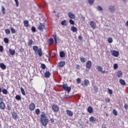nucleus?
Masks as SVG:
<instances>
[{"label": "nucleus", "instance_id": "obj_1", "mask_svg": "<svg viewBox=\"0 0 128 128\" xmlns=\"http://www.w3.org/2000/svg\"><path fill=\"white\" fill-rule=\"evenodd\" d=\"M40 122L44 126H46V124H48V117L46 116L44 112H42L40 115Z\"/></svg>", "mask_w": 128, "mask_h": 128}, {"label": "nucleus", "instance_id": "obj_2", "mask_svg": "<svg viewBox=\"0 0 128 128\" xmlns=\"http://www.w3.org/2000/svg\"><path fill=\"white\" fill-rule=\"evenodd\" d=\"M32 50L34 52L38 54L40 57L42 56V48H39L38 46H32Z\"/></svg>", "mask_w": 128, "mask_h": 128}, {"label": "nucleus", "instance_id": "obj_3", "mask_svg": "<svg viewBox=\"0 0 128 128\" xmlns=\"http://www.w3.org/2000/svg\"><path fill=\"white\" fill-rule=\"evenodd\" d=\"M62 88L64 90L68 92H70L71 90L70 87L68 86V84H63Z\"/></svg>", "mask_w": 128, "mask_h": 128}, {"label": "nucleus", "instance_id": "obj_4", "mask_svg": "<svg viewBox=\"0 0 128 128\" xmlns=\"http://www.w3.org/2000/svg\"><path fill=\"white\" fill-rule=\"evenodd\" d=\"M111 54L113 56H115L116 58H118V56L120 53L118 52L116 50H110Z\"/></svg>", "mask_w": 128, "mask_h": 128}, {"label": "nucleus", "instance_id": "obj_5", "mask_svg": "<svg viewBox=\"0 0 128 128\" xmlns=\"http://www.w3.org/2000/svg\"><path fill=\"white\" fill-rule=\"evenodd\" d=\"M92 61L90 60H88L86 63V68H88V70H90V68H92Z\"/></svg>", "mask_w": 128, "mask_h": 128}, {"label": "nucleus", "instance_id": "obj_6", "mask_svg": "<svg viewBox=\"0 0 128 128\" xmlns=\"http://www.w3.org/2000/svg\"><path fill=\"white\" fill-rule=\"evenodd\" d=\"M108 10L110 12H116V7L114 6H110L108 7Z\"/></svg>", "mask_w": 128, "mask_h": 128}, {"label": "nucleus", "instance_id": "obj_7", "mask_svg": "<svg viewBox=\"0 0 128 128\" xmlns=\"http://www.w3.org/2000/svg\"><path fill=\"white\" fill-rule=\"evenodd\" d=\"M29 108H30V110L31 111L34 110V109L36 108V105L34 104L32 102L30 104Z\"/></svg>", "mask_w": 128, "mask_h": 128}, {"label": "nucleus", "instance_id": "obj_8", "mask_svg": "<svg viewBox=\"0 0 128 128\" xmlns=\"http://www.w3.org/2000/svg\"><path fill=\"white\" fill-rule=\"evenodd\" d=\"M90 26L93 30H95L96 26V23H94V21H91L90 22Z\"/></svg>", "mask_w": 128, "mask_h": 128}, {"label": "nucleus", "instance_id": "obj_9", "mask_svg": "<svg viewBox=\"0 0 128 128\" xmlns=\"http://www.w3.org/2000/svg\"><path fill=\"white\" fill-rule=\"evenodd\" d=\"M44 24L40 23L38 26V30H44Z\"/></svg>", "mask_w": 128, "mask_h": 128}, {"label": "nucleus", "instance_id": "obj_10", "mask_svg": "<svg viewBox=\"0 0 128 128\" xmlns=\"http://www.w3.org/2000/svg\"><path fill=\"white\" fill-rule=\"evenodd\" d=\"M52 108L54 112H58V106L56 105H53L52 106Z\"/></svg>", "mask_w": 128, "mask_h": 128}, {"label": "nucleus", "instance_id": "obj_11", "mask_svg": "<svg viewBox=\"0 0 128 128\" xmlns=\"http://www.w3.org/2000/svg\"><path fill=\"white\" fill-rule=\"evenodd\" d=\"M0 108L1 110H4L6 108V104H4V102H0Z\"/></svg>", "mask_w": 128, "mask_h": 128}, {"label": "nucleus", "instance_id": "obj_12", "mask_svg": "<svg viewBox=\"0 0 128 128\" xmlns=\"http://www.w3.org/2000/svg\"><path fill=\"white\" fill-rule=\"evenodd\" d=\"M68 16H69V18H72V19H74L76 18V16H74V13L72 12H69L68 13Z\"/></svg>", "mask_w": 128, "mask_h": 128}, {"label": "nucleus", "instance_id": "obj_13", "mask_svg": "<svg viewBox=\"0 0 128 128\" xmlns=\"http://www.w3.org/2000/svg\"><path fill=\"white\" fill-rule=\"evenodd\" d=\"M64 64H66V62L64 61H61L58 63L59 68H62V66H64Z\"/></svg>", "mask_w": 128, "mask_h": 128}, {"label": "nucleus", "instance_id": "obj_14", "mask_svg": "<svg viewBox=\"0 0 128 128\" xmlns=\"http://www.w3.org/2000/svg\"><path fill=\"white\" fill-rule=\"evenodd\" d=\"M66 112L69 116H74V113L70 110H66Z\"/></svg>", "mask_w": 128, "mask_h": 128}, {"label": "nucleus", "instance_id": "obj_15", "mask_svg": "<svg viewBox=\"0 0 128 128\" xmlns=\"http://www.w3.org/2000/svg\"><path fill=\"white\" fill-rule=\"evenodd\" d=\"M84 85L85 86H88L90 84V81L88 80H84Z\"/></svg>", "mask_w": 128, "mask_h": 128}, {"label": "nucleus", "instance_id": "obj_16", "mask_svg": "<svg viewBox=\"0 0 128 128\" xmlns=\"http://www.w3.org/2000/svg\"><path fill=\"white\" fill-rule=\"evenodd\" d=\"M71 30L72 32H78V28L74 27V26H72L71 27Z\"/></svg>", "mask_w": 128, "mask_h": 128}, {"label": "nucleus", "instance_id": "obj_17", "mask_svg": "<svg viewBox=\"0 0 128 128\" xmlns=\"http://www.w3.org/2000/svg\"><path fill=\"white\" fill-rule=\"evenodd\" d=\"M12 116L13 118H14V120H16L18 118V114H16V112H14L12 114Z\"/></svg>", "mask_w": 128, "mask_h": 128}, {"label": "nucleus", "instance_id": "obj_18", "mask_svg": "<svg viewBox=\"0 0 128 128\" xmlns=\"http://www.w3.org/2000/svg\"><path fill=\"white\" fill-rule=\"evenodd\" d=\"M60 58H64L66 56V53L63 51L60 52Z\"/></svg>", "mask_w": 128, "mask_h": 128}, {"label": "nucleus", "instance_id": "obj_19", "mask_svg": "<svg viewBox=\"0 0 128 128\" xmlns=\"http://www.w3.org/2000/svg\"><path fill=\"white\" fill-rule=\"evenodd\" d=\"M89 120L90 122H96V118H94V116H92L90 118H89Z\"/></svg>", "mask_w": 128, "mask_h": 128}, {"label": "nucleus", "instance_id": "obj_20", "mask_svg": "<svg viewBox=\"0 0 128 128\" xmlns=\"http://www.w3.org/2000/svg\"><path fill=\"white\" fill-rule=\"evenodd\" d=\"M120 84L122 86H126V81L122 79H120Z\"/></svg>", "mask_w": 128, "mask_h": 128}, {"label": "nucleus", "instance_id": "obj_21", "mask_svg": "<svg viewBox=\"0 0 128 128\" xmlns=\"http://www.w3.org/2000/svg\"><path fill=\"white\" fill-rule=\"evenodd\" d=\"M50 72L49 71H46L44 74V76L45 78H50Z\"/></svg>", "mask_w": 128, "mask_h": 128}, {"label": "nucleus", "instance_id": "obj_22", "mask_svg": "<svg viewBox=\"0 0 128 128\" xmlns=\"http://www.w3.org/2000/svg\"><path fill=\"white\" fill-rule=\"evenodd\" d=\"M0 68H2V70H6V66L4 63H1L0 64Z\"/></svg>", "mask_w": 128, "mask_h": 128}, {"label": "nucleus", "instance_id": "obj_23", "mask_svg": "<svg viewBox=\"0 0 128 128\" xmlns=\"http://www.w3.org/2000/svg\"><path fill=\"white\" fill-rule=\"evenodd\" d=\"M24 26L26 28H28V20H24Z\"/></svg>", "mask_w": 128, "mask_h": 128}, {"label": "nucleus", "instance_id": "obj_24", "mask_svg": "<svg viewBox=\"0 0 128 128\" xmlns=\"http://www.w3.org/2000/svg\"><path fill=\"white\" fill-rule=\"evenodd\" d=\"M122 76V71L119 70L117 72V76L118 78H120Z\"/></svg>", "mask_w": 128, "mask_h": 128}, {"label": "nucleus", "instance_id": "obj_25", "mask_svg": "<svg viewBox=\"0 0 128 128\" xmlns=\"http://www.w3.org/2000/svg\"><path fill=\"white\" fill-rule=\"evenodd\" d=\"M92 106H89L88 108V112H89V114H92Z\"/></svg>", "mask_w": 128, "mask_h": 128}, {"label": "nucleus", "instance_id": "obj_26", "mask_svg": "<svg viewBox=\"0 0 128 128\" xmlns=\"http://www.w3.org/2000/svg\"><path fill=\"white\" fill-rule=\"evenodd\" d=\"M9 53L11 54V56H14V54H16V51L14 50H12V49H10Z\"/></svg>", "mask_w": 128, "mask_h": 128}, {"label": "nucleus", "instance_id": "obj_27", "mask_svg": "<svg viewBox=\"0 0 128 128\" xmlns=\"http://www.w3.org/2000/svg\"><path fill=\"white\" fill-rule=\"evenodd\" d=\"M2 94H8V90L6 88L2 89Z\"/></svg>", "mask_w": 128, "mask_h": 128}, {"label": "nucleus", "instance_id": "obj_28", "mask_svg": "<svg viewBox=\"0 0 128 128\" xmlns=\"http://www.w3.org/2000/svg\"><path fill=\"white\" fill-rule=\"evenodd\" d=\"M48 42H49V44L50 46L52 44H54V39L52 38H50L48 40Z\"/></svg>", "mask_w": 128, "mask_h": 128}, {"label": "nucleus", "instance_id": "obj_29", "mask_svg": "<svg viewBox=\"0 0 128 128\" xmlns=\"http://www.w3.org/2000/svg\"><path fill=\"white\" fill-rule=\"evenodd\" d=\"M98 12H102V6H98L96 8Z\"/></svg>", "mask_w": 128, "mask_h": 128}, {"label": "nucleus", "instance_id": "obj_30", "mask_svg": "<svg viewBox=\"0 0 128 128\" xmlns=\"http://www.w3.org/2000/svg\"><path fill=\"white\" fill-rule=\"evenodd\" d=\"M80 61L81 62H86V58H84V57H80Z\"/></svg>", "mask_w": 128, "mask_h": 128}, {"label": "nucleus", "instance_id": "obj_31", "mask_svg": "<svg viewBox=\"0 0 128 128\" xmlns=\"http://www.w3.org/2000/svg\"><path fill=\"white\" fill-rule=\"evenodd\" d=\"M96 70H98V72H102V68L101 66H97Z\"/></svg>", "mask_w": 128, "mask_h": 128}, {"label": "nucleus", "instance_id": "obj_32", "mask_svg": "<svg viewBox=\"0 0 128 128\" xmlns=\"http://www.w3.org/2000/svg\"><path fill=\"white\" fill-rule=\"evenodd\" d=\"M15 98L16 100H22V97H20V95H16Z\"/></svg>", "mask_w": 128, "mask_h": 128}, {"label": "nucleus", "instance_id": "obj_33", "mask_svg": "<svg viewBox=\"0 0 128 128\" xmlns=\"http://www.w3.org/2000/svg\"><path fill=\"white\" fill-rule=\"evenodd\" d=\"M20 92L22 94H23V96H26V92H24V88H22V87L20 88Z\"/></svg>", "mask_w": 128, "mask_h": 128}, {"label": "nucleus", "instance_id": "obj_34", "mask_svg": "<svg viewBox=\"0 0 128 128\" xmlns=\"http://www.w3.org/2000/svg\"><path fill=\"white\" fill-rule=\"evenodd\" d=\"M33 42H32V40H30L28 42V46H32Z\"/></svg>", "mask_w": 128, "mask_h": 128}, {"label": "nucleus", "instance_id": "obj_35", "mask_svg": "<svg viewBox=\"0 0 128 128\" xmlns=\"http://www.w3.org/2000/svg\"><path fill=\"white\" fill-rule=\"evenodd\" d=\"M2 14H6V8H4V6H2Z\"/></svg>", "mask_w": 128, "mask_h": 128}, {"label": "nucleus", "instance_id": "obj_36", "mask_svg": "<svg viewBox=\"0 0 128 128\" xmlns=\"http://www.w3.org/2000/svg\"><path fill=\"white\" fill-rule=\"evenodd\" d=\"M10 30H11L12 34H16V30H14V28L10 27Z\"/></svg>", "mask_w": 128, "mask_h": 128}, {"label": "nucleus", "instance_id": "obj_37", "mask_svg": "<svg viewBox=\"0 0 128 128\" xmlns=\"http://www.w3.org/2000/svg\"><path fill=\"white\" fill-rule=\"evenodd\" d=\"M108 42H109V44H112V38H108Z\"/></svg>", "mask_w": 128, "mask_h": 128}, {"label": "nucleus", "instance_id": "obj_38", "mask_svg": "<svg viewBox=\"0 0 128 128\" xmlns=\"http://www.w3.org/2000/svg\"><path fill=\"white\" fill-rule=\"evenodd\" d=\"M5 32L6 34H10V30L7 28L5 30Z\"/></svg>", "mask_w": 128, "mask_h": 128}, {"label": "nucleus", "instance_id": "obj_39", "mask_svg": "<svg viewBox=\"0 0 128 128\" xmlns=\"http://www.w3.org/2000/svg\"><path fill=\"white\" fill-rule=\"evenodd\" d=\"M88 2L90 4H92L94 2V0H88Z\"/></svg>", "mask_w": 128, "mask_h": 128}, {"label": "nucleus", "instance_id": "obj_40", "mask_svg": "<svg viewBox=\"0 0 128 128\" xmlns=\"http://www.w3.org/2000/svg\"><path fill=\"white\" fill-rule=\"evenodd\" d=\"M35 112L36 114H40V109L38 108L35 110Z\"/></svg>", "mask_w": 128, "mask_h": 128}, {"label": "nucleus", "instance_id": "obj_41", "mask_svg": "<svg viewBox=\"0 0 128 128\" xmlns=\"http://www.w3.org/2000/svg\"><path fill=\"white\" fill-rule=\"evenodd\" d=\"M31 30L32 32H36V28L34 26H32Z\"/></svg>", "mask_w": 128, "mask_h": 128}, {"label": "nucleus", "instance_id": "obj_42", "mask_svg": "<svg viewBox=\"0 0 128 128\" xmlns=\"http://www.w3.org/2000/svg\"><path fill=\"white\" fill-rule=\"evenodd\" d=\"M4 42H5V44H8V38H4Z\"/></svg>", "mask_w": 128, "mask_h": 128}, {"label": "nucleus", "instance_id": "obj_43", "mask_svg": "<svg viewBox=\"0 0 128 128\" xmlns=\"http://www.w3.org/2000/svg\"><path fill=\"white\" fill-rule=\"evenodd\" d=\"M113 114L114 116H118V111H116L115 109L113 110Z\"/></svg>", "mask_w": 128, "mask_h": 128}, {"label": "nucleus", "instance_id": "obj_44", "mask_svg": "<svg viewBox=\"0 0 128 128\" xmlns=\"http://www.w3.org/2000/svg\"><path fill=\"white\" fill-rule=\"evenodd\" d=\"M16 2V6L18 8L19 6L18 0H14Z\"/></svg>", "mask_w": 128, "mask_h": 128}, {"label": "nucleus", "instance_id": "obj_45", "mask_svg": "<svg viewBox=\"0 0 128 128\" xmlns=\"http://www.w3.org/2000/svg\"><path fill=\"white\" fill-rule=\"evenodd\" d=\"M118 68V64H115L114 65V70H116V68Z\"/></svg>", "mask_w": 128, "mask_h": 128}, {"label": "nucleus", "instance_id": "obj_46", "mask_svg": "<svg viewBox=\"0 0 128 128\" xmlns=\"http://www.w3.org/2000/svg\"><path fill=\"white\" fill-rule=\"evenodd\" d=\"M108 92L110 94H112V90L110 88H108Z\"/></svg>", "mask_w": 128, "mask_h": 128}, {"label": "nucleus", "instance_id": "obj_47", "mask_svg": "<svg viewBox=\"0 0 128 128\" xmlns=\"http://www.w3.org/2000/svg\"><path fill=\"white\" fill-rule=\"evenodd\" d=\"M69 22L70 24H74V22L72 20L70 19V20H69Z\"/></svg>", "mask_w": 128, "mask_h": 128}, {"label": "nucleus", "instance_id": "obj_48", "mask_svg": "<svg viewBox=\"0 0 128 128\" xmlns=\"http://www.w3.org/2000/svg\"><path fill=\"white\" fill-rule=\"evenodd\" d=\"M41 66H42V70H46V65H44V64H42Z\"/></svg>", "mask_w": 128, "mask_h": 128}, {"label": "nucleus", "instance_id": "obj_49", "mask_svg": "<svg viewBox=\"0 0 128 128\" xmlns=\"http://www.w3.org/2000/svg\"><path fill=\"white\" fill-rule=\"evenodd\" d=\"M66 20H63V21H62V22H61V24L62 25V26H66Z\"/></svg>", "mask_w": 128, "mask_h": 128}, {"label": "nucleus", "instance_id": "obj_50", "mask_svg": "<svg viewBox=\"0 0 128 128\" xmlns=\"http://www.w3.org/2000/svg\"><path fill=\"white\" fill-rule=\"evenodd\" d=\"M0 52H4V47L2 46H0Z\"/></svg>", "mask_w": 128, "mask_h": 128}, {"label": "nucleus", "instance_id": "obj_51", "mask_svg": "<svg viewBox=\"0 0 128 128\" xmlns=\"http://www.w3.org/2000/svg\"><path fill=\"white\" fill-rule=\"evenodd\" d=\"M105 102H110V98H106L105 99Z\"/></svg>", "mask_w": 128, "mask_h": 128}, {"label": "nucleus", "instance_id": "obj_52", "mask_svg": "<svg viewBox=\"0 0 128 128\" xmlns=\"http://www.w3.org/2000/svg\"><path fill=\"white\" fill-rule=\"evenodd\" d=\"M76 82H77V84H80V82H81L80 78H78L76 79Z\"/></svg>", "mask_w": 128, "mask_h": 128}, {"label": "nucleus", "instance_id": "obj_53", "mask_svg": "<svg viewBox=\"0 0 128 128\" xmlns=\"http://www.w3.org/2000/svg\"><path fill=\"white\" fill-rule=\"evenodd\" d=\"M82 20H83V22H85L86 18H84V16H82Z\"/></svg>", "mask_w": 128, "mask_h": 128}, {"label": "nucleus", "instance_id": "obj_54", "mask_svg": "<svg viewBox=\"0 0 128 128\" xmlns=\"http://www.w3.org/2000/svg\"><path fill=\"white\" fill-rule=\"evenodd\" d=\"M8 110H12V108L10 106H8Z\"/></svg>", "mask_w": 128, "mask_h": 128}, {"label": "nucleus", "instance_id": "obj_55", "mask_svg": "<svg viewBox=\"0 0 128 128\" xmlns=\"http://www.w3.org/2000/svg\"><path fill=\"white\" fill-rule=\"evenodd\" d=\"M78 40H82V36H79L78 37Z\"/></svg>", "mask_w": 128, "mask_h": 128}, {"label": "nucleus", "instance_id": "obj_56", "mask_svg": "<svg viewBox=\"0 0 128 128\" xmlns=\"http://www.w3.org/2000/svg\"><path fill=\"white\" fill-rule=\"evenodd\" d=\"M94 90H95V92H96L98 90V87L96 86L94 87Z\"/></svg>", "mask_w": 128, "mask_h": 128}, {"label": "nucleus", "instance_id": "obj_57", "mask_svg": "<svg viewBox=\"0 0 128 128\" xmlns=\"http://www.w3.org/2000/svg\"><path fill=\"white\" fill-rule=\"evenodd\" d=\"M124 108L126 109L128 108L127 104H125L124 106Z\"/></svg>", "mask_w": 128, "mask_h": 128}, {"label": "nucleus", "instance_id": "obj_58", "mask_svg": "<svg viewBox=\"0 0 128 128\" xmlns=\"http://www.w3.org/2000/svg\"><path fill=\"white\" fill-rule=\"evenodd\" d=\"M50 122H54V118H51Z\"/></svg>", "mask_w": 128, "mask_h": 128}, {"label": "nucleus", "instance_id": "obj_59", "mask_svg": "<svg viewBox=\"0 0 128 128\" xmlns=\"http://www.w3.org/2000/svg\"><path fill=\"white\" fill-rule=\"evenodd\" d=\"M80 67V65H78V64L76 65V68L79 69Z\"/></svg>", "mask_w": 128, "mask_h": 128}, {"label": "nucleus", "instance_id": "obj_60", "mask_svg": "<svg viewBox=\"0 0 128 128\" xmlns=\"http://www.w3.org/2000/svg\"><path fill=\"white\" fill-rule=\"evenodd\" d=\"M3 100H4V99L2 98H0V102H3Z\"/></svg>", "mask_w": 128, "mask_h": 128}, {"label": "nucleus", "instance_id": "obj_61", "mask_svg": "<svg viewBox=\"0 0 128 128\" xmlns=\"http://www.w3.org/2000/svg\"><path fill=\"white\" fill-rule=\"evenodd\" d=\"M101 72H102V74H106V70L104 71H101Z\"/></svg>", "mask_w": 128, "mask_h": 128}, {"label": "nucleus", "instance_id": "obj_62", "mask_svg": "<svg viewBox=\"0 0 128 128\" xmlns=\"http://www.w3.org/2000/svg\"><path fill=\"white\" fill-rule=\"evenodd\" d=\"M126 26H128V20L126 22Z\"/></svg>", "mask_w": 128, "mask_h": 128}, {"label": "nucleus", "instance_id": "obj_63", "mask_svg": "<svg viewBox=\"0 0 128 128\" xmlns=\"http://www.w3.org/2000/svg\"><path fill=\"white\" fill-rule=\"evenodd\" d=\"M54 40L55 42V43L56 44L57 41H56V38H55V39H54Z\"/></svg>", "mask_w": 128, "mask_h": 128}, {"label": "nucleus", "instance_id": "obj_64", "mask_svg": "<svg viewBox=\"0 0 128 128\" xmlns=\"http://www.w3.org/2000/svg\"><path fill=\"white\" fill-rule=\"evenodd\" d=\"M54 40H55V38H56V35H54Z\"/></svg>", "mask_w": 128, "mask_h": 128}]
</instances>
